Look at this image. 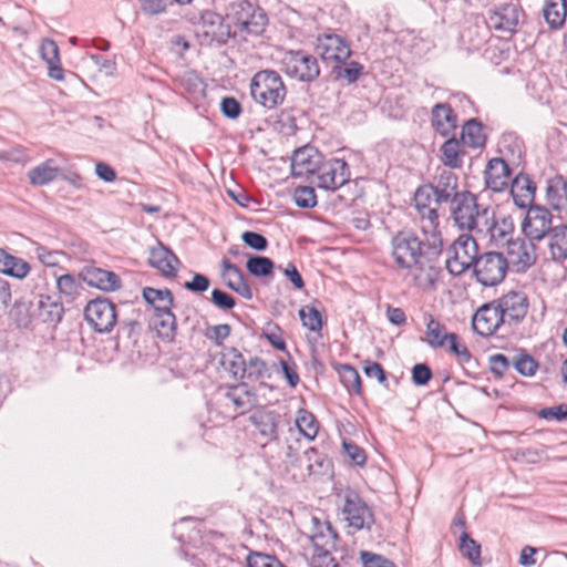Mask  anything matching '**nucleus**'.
<instances>
[{
    "instance_id": "nucleus-11",
    "label": "nucleus",
    "mask_w": 567,
    "mask_h": 567,
    "mask_svg": "<svg viewBox=\"0 0 567 567\" xmlns=\"http://www.w3.org/2000/svg\"><path fill=\"white\" fill-rule=\"evenodd\" d=\"M84 315L87 322L99 333L110 332L117 321L115 306L107 299L91 300L85 307Z\"/></svg>"
},
{
    "instance_id": "nucleus-38",
    "label": "nucleus",
    "mask_w": 567,
    "mask_h": 567,
    "mask_svg": "<svg viewBox=\"0 0 567 567\" xmlns=\"http://www.w3.org/2000/svg\"><path fill=\"white\" fill-rule=\"evenodd\" d=\"M226 396L237 409L241 410L249 409L256 403L255 393L249 390L247 384L244 382L236 386H231L226 393Z\"/></svg>"
},
{
    "instance_id": "nucleus-12",
    "label": "nucleus",
    "mask_w": 567,
    "mask_h": 567,
    "mask_svg": "<svg viewBox=\"0 0 567 567\" xmlns=\"http://www.w3.org/2000/svg\"><path fill=\"white\" fill-rule=\"evenodd\" d=\"M505 260L516 272H524L537 260L536 247L533 240L522 237L514 238L505 248Z\"/></svg>"
},
{
    "instance_id": "nucleus-30",
    "label": "nucleus",
    "mask_w": 567,
    "mask_h": 567,
    "mask_svg": "<svg viewBox=\"0 0 567 567\" xmlns=\"http://www.w3.org/2000/svg\"><path fill=\"white\" fill-rule=\"evenodd\" d=\"M436 200L451 204L461 194L457 192V176L450 169H443L437 178V183L433 186Z\"/></svg>"
},
{
    "instance_id": "nucleus-55",
    "label": "nucleus",
    "mask_w": 567,
    "mask_h": 567,
    "mask_svg": "<svg viewBox=\"0 0 567 567\" xmlns=\"http://www.w3.org/2000/svg\"><path fill=\"white\" fill-rule=\"evenodd\" d=\"M35 255L41 264L47 267H54L59 265L62 254L55 250H48L44 246L38 245L35 247Z\"/></svg>"
},
{
    "instance_id": "nucleus-48",
    "label": "nucleus",
    "mask_w": 567,
    "mask_h": 567,
    "mask_svg": "<svg viewBox=\"0 0 567 567\" xmlns=\"http://www.w3.org/2000/svg\"><path fill=\"white\" fill-rule=\"evenodd\" d=\"M38 307L40 310L45 311L48 317L52 321H60L62 316L61 305L54 300L51 296L40 295Z\"/></svg>"
},
{
    "instance_id": "nucleus-51",
    "label": "nucleus",
    "mask_w": 567,
    "mask_h": 567,
    "mask_svg": "<svg viewBox=\"0 0 567 567\" xmlns=\"http://www.w3.org/2000/svg\"><path fill=\"white\" fill-rule=\"evenodd\" d=\"M295 203L301 208H312L317 205L315 189L308 186L297 187L293 194Z\"/></svg>"
},
{
    "instance_id": "nucleus-25",
    "label": "nucleus",
    "mask_w": 567,
    "mask_h": 567,
    "mask_svg": "<svg viewBox=\"0 0 567 567\" xmlns=\"http://www.w3.org/2000/svg\"><path fill=\"white\" fill-rule=\"evenodd\" d=\"M546 203L559 215L567 214V182L563 176H555L547 181Z\"/></svg>"
},
{
    "instance_id": "nucleus-21",
    "label": "nucleus",
    "mask_w": 567,
    "mask_h": 567,
    "mask_svg": "<svg viewBox=\"0 0 567 567\" xmlns=\"http://www.w3.org/2000/svg\"><path fill=\"white\" fill-rule=\"evenodd\" d=\"M322 159V154L318 150L303 146L295 151L291 157V173L296 177L316 174Z\"/></svg>"
},
{
    "instance_id": "nucleus-8",
    "label": "nucleus",
    "mask_w": 567,
    "mask_h": 567,
    "mask_svg": "<svg viewBox=\"0 0 567 567\" xmlns=\"http://www.w3.org/2000/svg\"><path fill=\"white\" fill-rule=\"evenodd\" d=\"M230 18L240 31L252 35L261 34L268 23L266 12L246 0L231 6Z\"/></svg>"
},
{
    "instance_id": "nucleus-1",
    "label": "nucleus",
    "mask_w": 567,
    "mask_h": 567,
    "mask_svg": "<svg viewBox=\"0 0 567 567\" xmlns=\"http://www.w3.org/2000/svg\"><path fill=\"white\" fill-rule=\"evenodd\" d=\"M391 256L399 269L405 270L413 284L423 290L434 287L436 268L423 251L422 241L410 231H399L391 240Z\"/></svg>"
},
{
    "instance_id": "nucleus-47",
    "label": "nucleus",
    "mask_w": 567,
    "mask_h": 567,
    "mask_svg": "<svg viewBox=\"0 0 567 567\" xmlns=\"http://www.w3.org/2000/svg\"><path fill=\"white\" fill-rule=\"evenodd\" d=\"M302 324L310 331H319L322 328V318L320 312L310 306H305L299 310Z\"/></svg>"
},
{
    "instance_id": "nucleus-33",
    "label": "nucleus",
    "mask_w": 567,
    "mask_h": 567,
    "mask_svg": "<svg viewBox=\"0 0 567 567\" xmlns=\"http://www.w3.org/2000/svg\"><path fill=\"white\" fill-rule=\"evenodd\" d=\"M442 163L450 168H461L463 165V144L454 136L443 143L440 148Z\"/></svg>"
},
{
    "instance_id": "nucleus-2",
    "label": "nucleus",
    "mask_w": 567,
    "mask_h": 567,
    "mask_svg": "<svg viewBox=\"0 0 567 567\" xmlns=\"http://www.w3.org/2000/svg\"><path fill=\"white\" fill-rule=\"evenodd\" d=\"M489 208L477 204L476 196L471 192H461L451 206V215L455 225L462 230L478 235L486 227Z\"/></svg>"
},
{
    "instance_id": "nucleus-5",
    "label": "nucleus",
    "mask_w": 567,
    "mask_h": 567,
    "mask_svg": "<svg viewBox=\"0 0 567 567\" xmlns=\"http://www.w3.org/2000/svg\"><path fill=\"white\" fill-rule=\"evenodd\" d=\"M313 532L310 536L312 544L311 567H339L336 558L331 555L338 538L337 532L328 520L321 522L312 517Z\"/></svg>"
},
{
    "instance_id": "nucleus-57",
    "label": "nucleus",
    "mask_w": 567,
    "mask_h": 567,
    "mask_svg": "<svg viewBox=\"0 0 567 567\" xmlns=\"http://www.w3.org/2000/svg\"><path fill=\"white\" fill-rule=\"evenodd\" d=\"M539 565L544 567H565L567 566V555L563 551L544 553Z\"/></svg>"
},
{
    "instance_id": "nucleus-27",
    "label": "nucleus",
    "mask_w": 567,
    "mask_h": 567,
    "mask_svg": "<svg viewBox=\"0 0 567 567\" xmlns=\"http://www.w3.org/2000/svg\"><path fill=\"white\" fill-rule=\"evenodd\" d=\"M150 264L152 267L159 270L163 276L173 277L177 272L179 260L173 251L162 244H158L151 249Z\"/></svg>"
},
{
    "instance_id": "nucleus-45",
    "label": "nucleus",
    "mask_w": 567,
    "mask_h": 567,
    "mask_svg": "<svg viewBox=\"0 0 567 567\" xmlns=\"http://www.w3.org/2000/svg\"><path fill=\"white\" fill-rule=\"evenodd\" d=\"M460 549L473 565H480L481 546L472 539L465 532L460 537Z\"/></svg>"
},
{
    "instance_id": "nucleus-3",
    "label": "nucleus",
    "mask_w": 567,
    "mask_h": 567,
    "mask_svg": "<svg viewBox=\"0 0 567 567\" xmlns=\"http://www.w3.org/2000/svg\"><path fill=\"white\" fill-rule=\"evenodd\" d=\"M286 94L284 81L276 71L261 70L250 81L252 100L265 109L272 110L281 105Z\"/></svg>"
},
{
    "instance_id": "nucleus-59",
    "label": "nucleus",
    "mask_w": 567,
    "mask_h": 567,
    "mask_svg": "<svg viewBox=\"0 0 567 567\" xmlns=\"http://www.w3.org/2000/svg\"><path fill=\"white\" fill-rule=\"evenodd\" d=\"M56 286L59 291L68 297L74 296L78 292L76 280L69 274L60 276L56 280Z\"/></svg>"
},
{
    "instance_id": "nucleus-28",
    "label": "nucleus",
    "mask_w": 567,
    "mask_h": 567,
    "mask_svg": "<svg viewBox=\"0 0 567 567\" xmlns=\"http://www.w3.org/2000/svg\"><path fill=\"white\" fill-rule=\"evenodd\" d=\"M546 246L549 258L555 262L567 260V225L559 224L548 234Z\"/></svg>"
},
{
    "instance_id": "nucleus-62",
    "label": "nucleus",
    "mask_w": 567,
    "mask_h": 567,
    "mask_svg": "<svg viewBox=\"0 0 567 567\" xmlns=\"http://www.w3.org/2000/svg\"><path fill=\"white\" fill-rule=\"evenodd\" d=\"M432 378L431 369L424 363H417L412 369V380L417 385H425Z\"/></svg>"
},
{
    "instance_id": "nucleus-14",
    "label": "nucleus",
    "mask_w": 567,
    "mask_h": 567,
    "mask_svg": "<svg viewBox=\"0 0 567 567\" xmlns=\"http://www.w3.org/2000/svg\"><path fill=\"white\" fill-rule=\"evenodd\" d=\"M506 324L520 322L527 315L529 302L525 292L509 291L495 300Z\"/></svg>"
},
{
    "instance_id": "nucleus-49",
    "label": "nucleus",
    "mask_w": 567,
    "mask_h": 567,
    "mask_svg": "<svg viewBox=\"0 0 567 567\" xmlns=\"http://www.w3.org/2000/svg\"><path fill=\"white\" fill-rule=\"evenodd\" d=\"M247 567H285L275 556L252 551L246 557Z\"/></svg>"
},
{
    "instance_id": "nucleus-20",
    "label": "nucleus",
    "mask_w": 567,
    "mask_h": 567,
    "mask_svg": "<svg viewBox=\"0 0 567 567\" xmlns=\"http://www.w3.org/2000/svg\"><path fill=\"white\" fill-rule=\"evenodd\" d=\"M198 28L203 34L209 38L210 42L223 44L230 38V28L224 23L223 17L212 10H205L200 13Z\"/></svg>"
},
{
    "instance_id": "nucleus-13",
    "label": "nucleus",
    "mask_w": 567,
    "mask_h": 567,
    "mask_svg": "<svg viewBox=\"0 0 567 567\" xmlns=\"http://www.w3.org/2000/svg\"><path fill=\"white\" fill-rule=\"evenodd\" d=\"M317 186L327 190H336L350 178L349 166L346 161L331 158L321 162L317 171Z\"/></svg>"
},
{
    "instance_id": "nucleus-39",
    "label": "nucleus",
    "mask_w": 567,
    "mask_h": 567,
    "mask_svg": "<svg viewBox=\"0 0 567 567\" xmlns=\"http://www.w3.org/2000/svg\"><path fill=\"white\" fill-rule=\"evenodd\" d=\"M59 168L52 165V161H45L44 163L32 168L28 173V177L32 185L42 186L49 184L56 178Z\"/></svg>"
},
{
    "instance_id": "nucleus-61",
    "label": "nucleus",
    "mask_w": 567,
    "mask_h": 567,
    "mask_svg": "<svg viewBox=\"0 0 567 567\" xmlns=\"http://www.w3.org/2000/svg\"><path fill=\"white\" fill-rule=\"evenodd\" d=\"M230 334V327L226 323L217 324L207 328L206 337L214 341L216 344H221V342L227 339Z\"/></svg>"
},
{
    "instance_id": "nucleus-43",
    "label": "nucleus",
    "mask_w": 567,
    "mask_h": 567,
    "mask_svg": "<svg viewBox=\"0 0 567 567\" xmlns=\"http://www.w3.org/2000/svg\"><path fill=\"white\" fill-rule=\"evenodd\" d=\"M269 377V369L264 360L257 357H252L248 361L246 360L244 379L248 381H262Z\"/></svg>"
},
{
    "instance_id": "nucleus-9",
    "label": "nucleus",
    "mask_w": 567,
    "mask_h": 567,
    "mask_svg": "<svg viewBox=\"0 0 567 567\" xmlns=\"http://www.w3.org/2000/svg\"><path fill=\"white\" fill-rule=\"evenodd\" d=\"M507 269L508 262L502 252H485L474 264V274L477 281L486 287H493L502 282Z\"/></svg>"
},
{
    "instance_id": "nucleus-64",
    "label": "nucleus",
    "mask_w": 567,
    "mask_h": 567,
    "mask_svg": "<svg viewBox=\"0 0 567 567\" xmlns=\"http://www.w3.org/2000/svg\"><path fill=\"white\" fill-rule=\"evenodd\" d=\"M489 361L492 372L498 375L504 374L512 365V360L501 353L492 355Z\"/></svg>"
},
{
    "instance_id": "nucleus-15",
    "label": "nucleus",
    "mask_w": 567,
    "mask_h": 567,
    "mask_svg": "<svg viewBox=\"0 0 567 567\" xmlns=\"http://www.w3.org/2000/svg\"><path fill=\"white\" fill-rule=\"evenodd\" d=\"M343 515L350 527L355 530L370 529L374 523V517L367 504L354 493L346 496Z\"/></svg>"
},
{
    "instance_id": "nucleus-19",
    "label": "nucleus",
    "mask_w": 567,
    "mask_h": 567,
    "mask_svg": "<svg viewBox=\"0 0 567 567\" xmlns=\"http://www.w3.org/2000/svg\"><path fill=\"white\" fill-rule=\"evenodd\" d=\"M522 16L523 13L516 2L505 3L491 12L487 24L494 30L511 33L518 25Z\"/></svg>"
},
{
    "instance_id": "nucleus-36",
    "label": "nucleus",
    "mask_w": 567,
    "mask_h": 567,
    "mask_svg": "<svg viewBox=\"0 0 567 567\" xmlns=\"http://www.w3.org/2000/svg\"><path fill=\"white\" fill-rule=\"evenodd\" d=\"M567 16L566 0H546L544 18L551 28L563 25Z\"/></svg>"
},
{
    "instance_id": "nucleus-54",
    "label": "nucleus",
    "mask_w": 567,
    "mask_h": 567,
    "mask_svg": "<svg viewBox=\"0 0 567 567\" xmlns=\"http://www.w3.org/2000/svg\"><path fill=\"white\" fill-rule=\"evenodd\" d=\"M40 54L47 64L59 63L60 61L59 47L56 42L51 39L42 40Z\"/></svg>"
},
{
    "instance_id": "nucleus-53",
    "label": "nucleus",
    "mask_w": 567,
    "mask_h": 567,
    "mask_svg": "<svg viewBox=\"0 0 567 567\" xmlns=\"http://www.w3.org/2000/svg\"><path fill=\"white\" fill-rule=\"evenodd\" d=\"M360 561L363 567H395L386 557L368 550L360 551Z\"/></svg>"
},
{
    "instance_id": "nucleus-46",
    "label": "nucleus",
    "mask_w": 567,
    "mask_h": 567,
    "mask_svg": "<svg viewBox=\"0 0 567 567\" xmlns=\"http://www.w3.org/2000/svg\"><path fill=\"white\" fill-rule=\"evenodd\" d=\"M340 378L348 391L358 394L361 392V379L353 367L349 364L342 365L340 369Z\"/></svg>"
},
{
    "instance_id": "nucleus-10",
    "label": "nucleus",
    "mask_w": 567,
    "mask_h": 567,
    "mask_svg": "<svg viewBox=\"0 0 567 567\" xmlns=\"http://www.w3.org/2000/svg\"><path fill=\"white\" fill-rule=\"evenodd\" d=\"M554 227L550 210L540 205L530 206L522 223L524 236L534 243L546 239Z\"/></svg>"
},
{
    "instance_id": "nucleus-22",
    "label": "nucleus",
    "mask_w": 567,
    "mask_h": 567,
    "mask_svg": "<svg viewBox=\"0 0 567 567\" xmlns=\"http://www.w3.org/2000/svg\"><path fill=\"white\" fill-rule=\"evenodd\" d=\"M485 174V184L493 192H503L507 188L511 169L508 164L499 157H494L488 161Z\"/></svg>"
},
{
    "instance_id": "nucleus-31",
    "label": "nucleus",
    "mask_w": 567,
    "mask_h": 567,
    "mask_svg": "<svg viewBox=\"0 0 567 567\" xmlns=\"http://www.w3.org/2000/svg\"><path fill=\"white\" fill-rule=\"evenodd\" d=\"M30 271L31 266L28 261L0 248V272L22 280L28 277Z\"/></svg>"
},
{
    "instance_id": "nucleus-6",
    "label": "nucleus",
    "mask_w": 567,
    "mask_h": 567,
    "mask_svg": "<svg viewBox=\"0 0 567 567\" xmlns=\"http://www.w3.org/2000/svg\"><path fill=\"white\" fill-rule=\"evenodd\" d=\"M476 239L468 234L460 235L447 250L446 269L453 276L464 274L478 258Z\"/></svg>"
},
{
    "instance_id": "nucleus-35",
    "label": "nucleus",
    "mask_w": 567,
    "mask_h": 567,
    "mask_svg": "<svg viewBox=\"0 0 567 567\" xmlns=\"http://www.w3.org/2000/svg\"><path fill=\"white\" fill-rule=\"evenodd\" d=\"M461 142L464 146L472 148L482 147L486 142L482 124L476 120H468L462 126Z\"/></svg>"
},
{
    "instance_id": "nucleus-44",
    "label": "nucleus",
    "mask_w": 567,
    "mask_h": 567,
    "mask_svg": "<svg viewBox=\"0 0 567 567\" xmlns=\"http://www.w3.org/2000/svg\"><path fill=\"white\" fill-rule=\"evenodd\" d=\"M246 267L252 276H269L272 274L274 262L268 257L252 256L247 260Z\"/></svg>"
},
{
    "instance_id": "nucleus-16",
    "label": "nucleus",
    "mask_w": 567,
    "mask_h": 567,
    "mask_svg": "<svg viewBox=\"0 0 567 567\" xmlns=\"http://www.w3.org/2000/svg\"><path fill=\"white\" fill-rule=\"evenodd\" d=\"M503 324L506 322L495 300L478 308L472 320L474 331L483 337L494 334Z\"/></svg>"
},
{
    "instance_id": "nucleus-58",
    "label": "nucleus",
    "mask_w": 567,
    "mask_h": 567,
    "mask_svg": "<svg viewBox=\"0 0 567 567\" xmlns=\"http://www.w3.org/2000/svg\"><path fill=\"white\" fill-rule=\"evenodd\" d=\"M213 303L221 310H230L235 307V299L227 292L220 289H214L212 291Z\"/></svg>"
},
{
    "instance_id": "nucleus-56",
    "label": "nucleus",
    "mask_w": 567,
    "mask_h": 567,
    "mask_svg": "<svg viewBox=\"0 0 567 567\" xmlns=\"http://www.w3.org/2000/svg\"><path fill=\"white\" fill-rule=\"evenodd\" d=\"M241 239L247 246L258 251H264L268 247L266 237L255 231H245Z\"/></svg>"
},
{
    "instance_id": "nucleus-37",
    "label": "nucleus",
    "mask_w": 567,
    "mask_h": 567,
    "mask_svg": "<svg viewBox=\"0 0 567 567\" xmlns=\"http://www.w3.org/2000/svg\"><path fill=\"white\" fill-rule=\"evenodd\" d=\"M145 301L153 306L154 311L167 310L173 306V295L168 289H154L146 287L143 289Z\"/></svg>"
},
{
    "instance_id": "nucleus-52",
    "label": "nucleus",
    "mask_w": 567,
    "mask_h": 567,
    "mask_svg": "<svg viewBox=\"0 0 567 567\" xmlns=\"http://www.w3.org/2000/svg\"><path fill=\"white\" fill-rule=\"evenodd\" d=\"M446 343L449 344V350L456 355L460 363H467L472 360V354L468 348L465 343L457 340V336L455 333H450Z\"/></svg>"
},
{
    "instance_id": "nucleus-26",
    "label": "nucleus",
    "mask_w": 567,
    "mask_h": 567,
    "mask_svg": "<svg viewBox=\"0 0 567 567\" xmlns=\"http://www.w3.org/2000/svg\"><path fill=\"white\" fill-rule=\"evenodd\" d=\"M536 186L528 175L519 173L512 182L511 194L514 204L519 208H529L533 206Z\"/></svg>"
},
{
    "instance_id": "nucleus-32",
    "label": "nucleus",
    "mask_w": 567,
    "mask_h": 567,
    "mask_svg": "<svg viewBox=\"0 0 567 567\" xmlns=\"http://www.w3.org/2000/svg\"><path fill=\"white\" fill-rule=\"evenodd\" d=\"M278 419L279 415L269 410H257L249 417L258 432L268 440H272L277 435Z\"/></svg>"
},
{
    "instance_id": "nucleus-24",
    "label": "nucleus",
    "mask_w": 567,
    "mask_h": 567,
    "mask_svg": "<svg viewBox=\"0 0 567 567\" xmlns=\"http://www.w3.org/2000/svg\"><path fill=\"white\" fill-rule=\"evenodd\" d=\"M82 275L89 286L104 291H115L121 287V279L113 271L90 266L83 269Z\"/></svg>"
},
{
    "instance_id": "nucleus-4",
    "label": "nucleus",
    "mask_w": 567,
    "mask_h": 567,
    "mask_svg": "<svg viewBox=\"0 0 567 567\" xmlns=\"http://www.w3.org/2000/svg\"><path fill=\"white\" fill-rule=\"evenodd\" d=\"M442 202L436 200L435 190L432 185L420 186L414 194V206L421 217V228L424 235L431 237L430 245H441L439 230L437 208Z\"/></svg>"
},
{
    "instance_id": "nucleus-63",
    "label": "nucleus",
    "mask_w": 567,
    "mask_h": 567,
    "mask_svg": "<svg viewBox=\"0 0 567 567\" xmlns=\"http://www.w3.org/2000/svg\"><path fill=\"white\" fill-rule=\"evenodd\" d=\"M362 72V66L358 62H350L341 68L338 76L346 79L349 83L355 82Z\"/></svg>"
},
{
    "instance_id": "nucleus-41",
    "label": "nucleus",
    "mask_w": 567,
    "mask_h": 567,
    "mask_svg": "<svg viewBox=\"0 0 567 567\" xmlns=\"http://www.w3.org/2000/svg\"><path fill=\"white\" fill-rule=\"evenodd\" d=\"M153 326L157 333L164 338H173L176 329V319L171 308L167 310H159L153 317Z\"/></svg>"
},
{
    "instance_id": "nucleus-7",
    "label": "nucleus",
    "mask_w": 567,
    "mask_h": 567,
    "mask_svg": "<svg viewBox=\"0 0 567 567\" xmlns=\"http://www.w3.org/2000/svg\"><path fill=\"white\" fill-rule=\"evenodd\" d=\"M281 70L287 76L301 82H312L320 74L318 60L305 51L286 52L281 59Z\"/></svg>"
},
{
    "instance_id": "nucleus-60",
    "label": "nucleus",
    "mask_w": 567,
    "mask_h": 567,
    "mask_svg": "<svg viewBox=\"0 0 567 567\" xmlns=\"http://www.w3.org/2000/svg\"><path fill=\"white\" fill-rule=\"evenodd\" d=\"M223 114L231 120L237 118L241 113L240 103L235 97H224L220 103Z\"/></svg>"
},
{
    "instance_id": "nucleus-17",
    "label": "nucleus",
    "mask_w": 567,
    "mask_h": 567,
    "mask_svg": "<svg viewBox=\"0 0 567 567\" xmlns=\"http://www.w3.org/2000/svg\"><path fill=\"white\" fill-rule=\"evenodd\" d=\"M317 52L328 62H344L351 55L347 41L334 33H324L317 39Z\"/></svg>"
},
{
    "instance_id": "nucleus-29",
    "label": "nucleus",
    "mask_w": 567,
    "mask_h": 567,
    "mask_svg": "<svg viewBox=\"0 0 567 567\" xmlns=\"http://www.w3.org/2000/svg\"><path fill=\"white\" fill-rule=\"evenodd\" d=\"M221 267V276L226 285L244 298L250 299L252 292L248 284L244 280L241 270L227 259H223Z\"/></svg>"
},
{
    "instance_id": "nucleus-40",
    "label": "nucleus",
    "mask_w": 567,
    "mask_h": 567,
    "mask_svg": "<svg viewBox=\"0 0 567 567\" xmlns=\"http://www.w3.org/2000/svg\"><path fill=\"white\" fill-rule=\"evenodd\" d=\"M426 342L432 348H441L446 344L450 333L446 332L445 327L433 316H427L426 321Z\"/></svg>"
},
{
    "instance_id": "nucleus-23",
    "label": "nucleus",
    "mask_w": 567,
    "mask_h": 567,
    "mask_svg": "<svg viewBox=\"0 0 567 567\" xmlns=\"http://www.w3.org/2000/svg\"><path fill=\"white\" fill-rule=\"evenodd\" d=\"M431 122L434 130L442 136L454 134L457 126V116L447 103H437L432 107Z\"/></svg>"
},
{
    "instance_id": "nucleus-50",
    "label": "nucleus",
    "mask_w": 567,
    "mask_h": 567,
    "mask_svg": "<svg viewBox=\"0 0 567 567\" xmlns=\"http://www.w3.org/2000/svg\"><path fill=\"white\" fill-rule=\"evenodd\" d=\"M514 369L523 375L532 377L537 370V362L528 354L515 355L512 359Z\"/></svg>"
},
{
    "instance_id": "nucleus-42",
    "label": "nucleus",
    "mask_w": 567,
    "mask_h": 567,
    "mask_svg": "<svg viewBox=\"0 0 567 567\" xmlns=\"http://www.w3.org/2000/svg\"><path fill=\"white\" fill-rule=\"evenodd\" d=\"M296 426L298 427L299 432L308 440H313L319 431V423L316 416L305 409H300L298 411L296 417Z\"/></svg>"
},
{
    "instance_id": "nucleus-34",
    "label": "nucleus",
    "mask_w": 567,
    "mask_h": 567,
    "mask_svg": "<svg viewBox=\"0 0 567 567\" xmlns=\"http://www.w3.org/2000/svg\"><path fill=\"white\" fill-rule=\"evenodd\" d=\"M220 364L235 380H244L246 360L237 349L230 348L224 352Z\"/></svg>"
},
{
    "instance_id": "nucleus-18",
    "label": "nucleus",
    "mask_w": 567,
    "mask_h": 567,
    "mask_svg": "<svg viewBox=\"0 0 567 567\" xmlns=\"http://www.w3.org/2000/svg\"><path fill=\"white\" fill-rule=\"evenodd\" d=\"M515 227L511 217L495 219L494 212L489 210L486 227L478 235H488L491 243L497 248H505L514 239Z\"/></svg>"
}]
</instances>
